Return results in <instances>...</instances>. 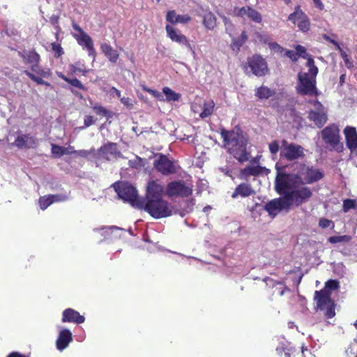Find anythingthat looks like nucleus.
I'll list each match as a JSON object with an SVG mask.
<instances>
[{"label": "nucleus", "instance_id": "09e8293b", "mask_svg": "<svg viewBox=\"0 0 357 357\" xmlns=\"http://www.w3.org/2000/svg\"><path fill=\"white\" fill-rule=\"evenodd\" d=\"M96 122V120L93 119V117L91 115H86L84 117V126L81 127V129H84L85 128H88L91 126V125L94 124Z\"/></svg>", "mask_w": 357, "mask_h": 357}, {"label": "nucleus", "instance_id": "a878e982", "mask_svg": "<svg viewBox=\"0 0 357 357\" xmlns=\"http://www.w3.org/2000/svg\"><path fill=\"white\" fill-rule=\"evenodd\" d=\"M308 119L313 121L318 128L323 127L328 121L327 111L310 110L308 112Z\"/></svg>", "mask_w": 357, "mask_h": 357}, {"label": "nucleus", "instance_id": "bb28decb", "mask_svg": "<svg viewBox=\"0 0 357 357\" xmlns=\"http://www.w3.org/2000/svg\"><path fill=\"white\" fill-rule=\"evenodd\" d=\"M202 24L209 31H213L218 25V18L211 10H206L202 15Z\"/></svg>", "mask_w": 357, "mask_h": 357}, {"label": "nucleus", "instance_id": "c9c22d12", "mask_svg": "<svg viewBox=\"0 0 357 357\" xmlns=\"http://www.w3.org/2000/svg\"><path fill=\"white\" fill-rule=\"evenodd\" d=\"M351 239V237L349 235H342V236H330L328 238V241L331 243H337L341 242H349Z\"/></svg>", "mask_w": 357, "mask_h": 357}, {"label": "nucleus", "instance_id": "f03ea898", "mask_svg": "<svg viewBox=\"0 0 357 357\" xmlns=\"http://www.w3.org/2000/svg\"><path fill=\"white\" fill-rule=\"evenodd\" d=\"M220 135L223 139L225 148L240 163L250 160V153L247 151L248 139L240 128L236 126L231 130L221 128Z\"/></svg>", "mask_w": 357, "mask_h": 357}, {"label": "nucleus", "instance_id": "bf43d9fd", "mask_svg": "<svg viewBox=\"0 0 357 357\" xmlns=\"http://www.w3.org/2000/svg\"><path fill=\"white\" fill-rule=\"evenodd\" d=\"M296 50L297 51V54H298V56H301L303 54H305L306 52V49L302 46V45H298L296 47Z\"/></svg>", "mask_w": 357, "mask_h": 357}, {"label": "nucleus", "instance_id": "423d86ee", "mask_svg": "<svg viewBox=\"0 0 357 357\" xmlns=\"http://www.w3.org/2000/svg\"><path fill=\"white\" fill-rule=\"evenodd\" d=\"M113 187L120 199L139 209L142 198L138 196L137 189L127 182H116Z\"/></svg>", "mask_w": 357, "mask_h": 357}, {"label": "nucleus", "instance_id": "2eb2a0df", "mask_svg": "<svg viewBox=\"0 0 357 357\" xmlns=\"http://www.w3.org/2000/svg\"><path fill=\"white\" fill-rule=\"evenodd\" d=\"M281 144L280 154L281 158H284L287 161H292L304 155L303 148L301 145L289 143L286 139L282 140Z\"/></svg>", "mask_w": 357, "mask_h": 357}, {"label": "nucleus", "instance_id": "20e7f679", "mask_svg": "<svg viewBox=\"0 0 357 357\" xmlns=\"http://www.w3.org/2000/svg\"><path fill=\"white\" fill-rule=\"evenodd\" d=\"M307 66L309 67L308 73H300L298 75V84L297 92L302 96L319 95L316 86V76L318 73V68L314 65V59L309 57L307 61Z\"/></svg>", "mask_w": 357, "mask_h": 357}, {"label": "nucleus", "instance_id": "4d7b16f0", "mask_svg": "<svg viewBox=\"0 0 357 357\" xmlns=\"http://www.w3.org/2000/svg\"><path fill=\"white\" fill-rule=\"evenodd\" d=\"M63 155L75 154L76 150L72 146L68 147H63Z\"/></svg>", "mask_w": 357, "mask_h": 357}, {"label": "nucleus", "instance_id": "69168bd1", "mask_svg": "<svg viewBox=\"0 0 357 357\" xmlns=\"http://www.w3.org/2000/svg\"><path fill=\"white\" fill-rule=\"evenodd\" d=\"M346 74L343 73L340 77V84L342 86L345 82Z\"/></svg>", "mask_w": 357, "mask_h": 357}, {"label": "nucleus", "instance_id": "c85d7f7f", "mask_svg": "<svg viewBox=\"0 0 357 357\" xmlns=\"http://www.w3.org/2000/svg\"><path fill=\"white\" fill-rule=\"evenodd\" d=\"M275 94L274 90L271 89L266 86H261L255 89V96L259 100H267Z\"/></svg>", "mask_w": 357, "mask_h": 357}, {"label": "nucleus", "instance_id": "5fc2aeb1", "mask_svg": "<svg viewBox=\"0 0 357 357\" xmlns=\"http://www.w3.org/2000/svg\"><path fill=\"white\" fill-rule=\"evenodd\" d=\"M333 222L326 218H321L319 221V226L323 229H326L330 226Z\"/></svg>", "mask_w": 357, "mask_h": 357}, {"label": "nucleus", "instance_id": "9d476101", "mask_svg": "<svg viewBox=\"0 0 357 357\" xmlns=\"http://www.w3.org/2000/svg\"><path fill=\"white\" fill-rule=\"evenodd\" d=\"M321 133L325 144L329 145L337 152L343 151L344 146L340 142V129L336 124L328 125L321 130Z\"/></svg>", "mask_w": 357, "mask_h": 357}, {"label": "nucleus", "instance_id": "603ef678", "mask_svg": "<svg viewBox=\"0 0 357 357\" xmlns=\"http://www.w3.org/2000/svg\"><path fill=\"white\" fill-rule=\"evenodd\" d=\"M250 8V6H243L238 9V12L236 13V16L243 17L244 16H248L249 10Z\"/></svg>", "mask_w": 357, "mask_h": 357}, {"label": "nucleus", "instance_id": "0e129e2a", "mask_svg": "<svg viewBox=\"0 0 357 357\" xmlns=\"http://www.w3.org/2000/svg\"><path fill=\"white\" fill-rule=\"evenodd\" d=\"M259 39L261 42H263L264 43H268V38L266 36H262V35H260L259 36Z\"/></svg>", "mask_w": 357, "mask_h": 357}, {"label": "nucleus", "instance_id": "7c9ffc66", "mask_svg": "<svg viewBox=\"0 0 357 357\" xmlns=\"http://www.w3.org/2000/svg\"><path fill=\"white\" fill-rule=\"evenodd\" d=\"M93 111L96 114L106 117L107 119L112 118L114 116V113L112 111L108 110L99 103H96L92 107Z\"/></svg>", "mask_w": 357, "mask_h": 357}, {"label": "nucleus", "instance_id": "5701e85b", "mask_svg": "<svg viewBox=\"0 0 357 357\" xmlns=\"http://www.w3.org/2000/svg\"><path fill=\"white\" fill-rule=\"evenodd\" d=\"M61 321L63 323L68 322L80 324L84 322L85 318L74 309L67 308L62 312Z\"/></svg>", "mask_w": 357, "mask_h": 357}, {"label": "nucleus", "instance_id": "8fccbe9b", "mask_svg": "<svg viewBox=\"0 0 357 357\" xmlns=\"http://www.w3.org/2000/svg\"><path fill=\"white\" fill-rule=\"evenodd\" d=\"M308 102L314 106V107L315 108L314 111H321L326 109L324 106L317 99L309 100Z\"/></svg>", "mask_w": 357, "mask_h": 357}, {"label": "nucleus", "instance_id": "9b49d317", "mask_svg": "<svg viewBox=\"0 0 357 357\" xmlns=\"http://www.w3.org/2000/svg\"><path fill=\"white\" fill-rule=\"evenodd\" d=\"M155 169L162 176H168L178 173L180 166L176 162L170 160L166 155L160 153L153 162Z\"/></svg>", "mask_w": 357, "mask_h": 357}, {"label": "nucleus", "instance_id": "052dcab7", "mask_svg": "<svg viewBox=\"0 0 357 357\" xmlns=\"http://www.w3.org/2000/svg\"><path fill=\"white\" fill-rule=\"evenodd\" d=\"M7 357H29V356H26L17 351H13L10 353Z\"/></svg>", "mask_w": 357, "mask_h": 357}, {"label": "nucleus", "instance_id": "0eeeda50", "mask_svg": "<svg viewBox=\"0 0 357 357\" xmlns=\"http://www.w3.org/2000/svg\"><path fill=\"white\" fill-rule=\"evenodd\" d=\"M193 193V185L183 180H173L165 187V195L170 199L188 198Z\"/></svg>", "mask_w": 357, "mask_h": 357}, {"label": "nucleus", "instance_id": "37998d69", "mask_svg": "<svg viewBox=\"0 0 357 357\" xmlns=\"http://www.w3.org/2000/svg\"><path fill=\"white\" fill-rule=\"evenodd\" d=\"M75 154L82 158H86L91 154H93L94 155V154H96V149L94 148H92L90 150H76Z\"/></svg>", "mask_w": 357, "mask_h": 357}, {"label": "nucleus", "instance_id": "6e6d98bb", "mask_svg": "<svg viewBox=\"0 0 357 357\" xmlns=\"http://www.w3.org/2000/svg\"><path fill=\"white\" fill-rule=\"evenodd\" d=\"M238 39H240L238 47H241L248 40V36L245 31H242Z\"/></svg>", "mask_w": 357, "mask_h": 357}, {"label": "nucleus", "instance_id": "4468645a", "mask_svg": "<svg viewBox=\"0 0 357 357\" xmlns=\"http://www.w3.org/2000/svg\"><path fill=\"white\" fill-rule=\"evenodd\" d=\"M94 157L110 161L112 159L117 160L123 157V154L119 149L117 143L107 142L102 144L94 154Z\"/></svg>", "mask_w": 357, "mask_h": 357}, {"label": "nucleus", "instance_id": "6ab92c4d", "mask_svg": "<svg viewBox=\"0 0 357 357\" xmlns=\"http://www.w3.org/2000/svg\"><path fill=\"white\" fill-rule=\"evenodd\" d=\"M269 169L265 167L260 165L250 166L247 165L245 168L241 169L238 175V178L241 180H248L250 176H258L263 174H268Z\"/></svg>", "mask_w": 357, "mask_h": 357}, {"label": "nucleus", "instance_id": "f704fd0d", "mask_svg": "<svg viewBox=\"0 0 357 357\" xmlns=\"http://www.w3.org/2000/svg\"><path fill=\"white\" fill-rule=\"evenodd\" d=\"M40 208L45 210L48 206L53 204L50 195L42 196L38 199Z\"/></svg>", "mask_w": 357, "mask_h": 357}, {"label": "nucleus", "instance_id": "338daca9", "mask_svg": "<svg viewBox=\"0 0 357 357\" xmlns=\"http://www.w3.org/2000/svg\"><path fill=\"white\" fill-rule=\"evenodd\" d=\"M74 73H76V72H80L82 73L84 75H85L88 72H89V70H82L81 68H75L74 70Z\"/></svg>", "mask_w": 357, "mask_h": 357}, {"label": "nucleus", "instance_id": "dca6fc26", "mask_svg": "<svg viewBox=\"0 0 357 357\" xmlns=\"http://www.w3.org/2000/svg\"><path fill=\"white\" fill-rule=\"evenodd\" d=\"M72 26L75 31L79 32V33H73V35L77 43L82 46L83 49H86L88 50L89 56H95L96 50L93 47L92 38L88 33L84 31V30L77 24L73 22Z\"/></svg>", "mask_w": 357, "mask_h": 357}, {"label": "nucleus", "instance_id": "cd10ccee", "mask_svg": "<svg viewBox=\"0 0 357 357\" xmlns=\"http://www.w3.org/2000/svg\"><path fill=\"white\" fill-rule=\"evenodd\" d=\"M100 50L104 55L112 63H116L119 59V54L118 52L113 49V47L106 43L100 45Z\"/></svg>", "mask_w": 357, "mask_h": 357}, {"label": "nucleus", "instance_id": "3c124183", "mask_svg": "<svg viewBox=\"0 0 357 357\" xmlns=\"http://www.w3.org/2000/svg\"><path fill=\"white\" fill-rule=\"evenodd\" d=\"M269 151L272 154H276L280 149L279 144L276 140L273 141L268 145Z\"/></svg>", "mask_w": 357, "mask_h": 357}, {"label": "nucleus", "instance_id": "774afa93", "mask_svg": "<svg viewBox=\"0 0 357 357\" xmlns=\"http://www.w3.org/2000/svg\"><path fill=\"white\" fill-rule=\"evenodd\" d=\"M323 38H324L326 40H327V41L330 42L331 43V40H334L333 39H331V38L328 35H326V34H324V35H323Z\"/></svg>", "mask_w": 357, "mask_h": 357}, {"label": "nucleus", "instance_id": "864d4df0", "mask_svg": "<svg viewBox=\"0 0 357 357\" xmlns=\"http://www.w3.org/2000/svg\"><path fill=\"white\" fill-rule=\"evenodd\" d=\"M285 55L289 57L292 61H296L298 59V54L294 50H284Z\"/></svg>", "mask_w": 357, "mask_h": 357}, {"label": "nucleus", "instance_id": "4c0bfd02", "mask_svg": "<svg viewBox=\"0 0 357 357\" xmlns=\"http://www.w3.org/2000/svg\"><path fill=\"white\" fill-rule=\"evenodd\" d=\"M51 46L55 58L58 59L64 54L63 49L61 44L54 42L51 44Z\"/></svg>", "mask_w": 357, "mask_h": 357}, {"label": "nucleus", "instance_id": "f3484780", "mask_svg": "<svg viewBox=\"0 0 357 357\" xmlns=\"http://www.w3.org/2000/svg\"><path fill=\"white\" fill-rule=\"evenodd\" d=\"M288 20L297 25L298 29L303 32H307L310 29V20L300 6H297L294 11L288 16Z\"/></svg>", "mask_w": 357, "mask_h": 357}, {"label": "nucleus", "instance_id": "2f4dec72", "mask_svg": "<svg viewBox=\"0 0 357 357\" xmlns=\"http://www.w3.org/2000/svg\"><path fill=\"white\" fill-rule=\"evenodd\" d=\"M331 43L333 44L337 50L339 51L342 59H343L345 65L348 68H351L353 67V63L351 61L349 56L347 54L345 51H344L342 47L340 46L339 43L336 40H331Z\"/></svg>", "mask_w": 357, "mask_h": 357}, {"label": "nucleus", "instance_id": "72a5a7b5", "mask_svg": "<svg viewBox=\"0 0 357 357\" xmlns=\"http://www.w3.org/2000/svg\"><path fill=\"white\" fill-rule=\"evenodd\" d=\"M162 92L165 95L167 101H178L181 98V94L176 93L167 86L162 89Z\"/></svg>", "mask_w": 357, "mask_h": 357}, {"label": "nucleus", "instance_id": "58836bf2", "mask_svg": "<svg viewBox=\"0 0 357 357\" xmlns=\"http://www.w3.org/2000/svg\"><path fill=\"white\" fill-rule=\"evenodd\" d=\"M356 208V200L351 199H346L343 201L342 211L344 213H347L350 209Z\"/></svg>", "mask_w": 357, "mask_h": 357}, {"label": "nucleus", "instance_id": "6e6552de", "mask_svg": "<svg viewBox=\"0 0 357 357\" xmlns=\"http://www.w3.org/2000/svg\"><path fill=\"white\" fill-rule=\"evenodd\" d=\"M314 300L316 302L315 309L324 310H326L325 317L327 319H332L335 315V304L331 298V292L328 289H322L319 291H315Z\"/></svg>", "mask_w": 357, "mask_h": 357}, {"label": "nucleus", "instance_id": "412c9836", "mask_svg": "<svg viewBox=\"0 0 357 357\" xmlns=\"http://www.w3.org/2000/svg\"><path fill=\"white\" fill-rule=\"evenodd\" d=\"M165 30L167 36L172 40V41L185 45L187 47H190V44L188 38L184 34L181 33L179 30H176L169 24L166 25Z\"/></svg>", "mask_w": 357, "mask_h": 357}, {"label": "nucleus", "instance_id": "e433bc0d", "mask_svg": "<svg viewBox=\"0 0 357 357\" xmlns=\"http://www.w3.org/2000/svg\"><path fill=\"white\" fill-rule=\"evenodd\" d=\"M248 17L253 22L260 23L262 20L261 15L255 9L250 7Z\"/></svg>", "mask_w": 357, "mask_h": 357}, {"label": "nucleus", "instance_id": "c756f323", "mask_svg": "<svg viewBox=\"0 0 357 357\" xmlns=\"http://www.w3.org/2000/svg\"><path fill=\"white\" fill-rule=\"evenodd\" d=\"M214 107L215 102L213 100H209L208 101L204 102L202 107V111L199 114V116L202 119H205L210 116L214 111Z\"/></svg>", "mask_w": 357, "mask_h": 357}, {"label": "nucleus", "instance_id": "de8ad7c7", "mask_svg": "<svg viewBox=\"0 0 357 357\" xmlns=\"http://www.w3.org/2000/svg\"><path fill=\"white\" fill-rule=\"evenodd\" d=\"M191 20H192V17L189 15L185 14V15H178L176 21H177V24L181 23V24H188Z\"/></svg>", "mask_w": 357, "mask_h": 357}, {"label": "nucleus", "instance_id": "7ed1b4c3", "mask_svg": "<svg viewBox=\"0 0 357 357\" xmlns=\"http://www.w3.org/2000/svg\"><path fill=\"white\" fill-rule=\"evenodd\" d=\"M18 55L22 59L24 63L30 65V69L32 72H35L36 75L33 73L24 70L23 73L27 75L31 80L38 84L45 85L47 86H50V84L45 80L43 77L47 78L51 76V71L50 69H43L39 67L40 61V56L36 51L35 49H31L29 51L18 52Z\"/></svg>", "mask_w": 357, "mask_h": 357}, {"label": "nucleus", "instance_id": "4be33fe9", "mask_svg": "<svg viewBox=\"0 0 357 357\" xmlns=\"http://www.w3.org/2000/svg\"><path fill=\"white\" fill-rule=\"evenodd\" d=\"M255 195V190L249 183H241L234 189L231 197L233 199L238 197L245 198Z\"/></svg>", "mask_w": 357, "mask_h": 357}, {"label": "nucleus", "instance_id": "f8f14e48", "mask_svg": "<svg viewBox=\"0 0 357 357\" xmlns=\"http://www.w3.org/2000/svg\"><path fill=\"white\" fill-rule=\"evenodd\" d=\"M297 180L299 185L312 184L324 178V173L318 169L301 164L297 174Z\"/></svg>", "mask_w": 357, "mask_h": 357}, {"label": "nucleus", "instance_id": "a18cd8bd", "mask_svg": "<svg viewBox=\"0 0 357 357\" xmlns=\"http://www.w3.org/2000/svg\"><path fill=\"white\" fill-rule=\"evenodd\" d=\"M268 47L271 50L279 54H282L284 52V49L276 42L268 43Z\"/></svg>", "mask_w": 357, "mask_h": 357}, {"label": "nucleus", "instance_id": "1a4fd4ad", "mask_svg": "<svg viewBox=\"0 0 357 357\" xmlns=\"http://www.w3.org/2000/svg\"><path fill=\"white\" fill-rule=\"evenodd\" d=\"M243 68L245 70L250 69L252 74L259 77L266 76L270 71L267 61L259 54H254L248 56Z\"/></svg>", "mask_w": 357, "mask_h": 357}, {"label": "nucleus", "instance_id": "49530a36", "mask_svg": "<svg viewBox=\"0 0 357 357\" xmlns=\"http://www.w3.org/2000/svg\"><path fill=\"white\" fill-rule=\"evenodd\" d=\"M53 203L63 202L68 199V196L63 194L50 195Z\"/></svg>", "mask_w": 357, "mask_h": 357}, {"label": "nucleus", "instance_id": "b1692460", "mask_svg": "<svg viewBox=\"0 0 357 357\" xmlns=\"http://www.w3.org/2000/svg\"><path fill=\"white\" fill-rule=\"evenodd\" d=\"M344 134L347 148L351 151H355L357 149V131L356 128L347 126L344 129Z\"/></svg>", "mask_w": 357, "mask_h": 357}, {"label": "nucleus", "instance_id": "f257e3e1", "mask_svg": "<svg viewBox=\"0 0 357 357\" xmlns=\"http://www.w3.org/2000/svg\"><path fill=\"white\" fill-rule=\"evenodd\" d=\"M164 188L160 183L155 180L149 181L139 209H144L155 219L172 215V206L162 198Z\"/></svg>", "mask_w": 357, "mask_h": 357}, {"label": "nucleus", "instance_id": "a211bd4d", "mask_svg": "<svg viewBox=\"0 0 357 357\" xmlns=\"http://www.w3.org/2000/svg\"><path fill=\"white\" fill-rule=\"evenodd\" d=\"M289 203L283 197L271 199L264 206V210L272 216H275L282 210L289 211Z\"/></svg>", "mask_w": 357, "mask_h": 357}, {"label": "nucleus", "instance_id": "ddd939ff", "mask_svg": "<svg viewBox=\"0 0 357 357\" xmlns=\"http://www.w3.org/2000/svg\"><path fill=\"white\" fill-rule=\"evenodd\" d=\"M312 197V192L309 187L303 186L294 188L286 195V199L289 203V208L292 205L299 206L307 202Z\"/></svg>", "mask_w": 357, "mask_h": 357}, {"label": "nucleus", "instance_id": "39448f33", "mask_svg": "<svg viewBox=\"0 0 357 357\" xmlns=\"http://www.w3.org/2000/svg\"><path fill=\"white\" fill-rule=\"evenodd\" d=\"M284 167L277 168V174L275 178L274 188L278 194L286 198V195L294 188H297L298 181L295 174L283 172Z\"/></svg>", "mask_w": 357, "mask_h": 357}, {"label": "nucleus", "instance_id": "e2e57ef3", "mask_svg": "<svg viewBox=\"0 0 357 357\" xmlns=\"http://www.w3.org/2000/svg\"><path fill=\"white\" fill-rule=\"evenodd\" d=\"M130 98H125V97H123V98H121V102H122L124 105H126V106H127V107H131V106L132 105L130 102Z\"/></svg>", "mask_w": 357, "mask_h": 357}, {"label": "nucleus", "instance_id": "79ce46f5", "mask_svg": "<svg viewBox=\"0 0 357 357\" xmlns=\"http://www.w3.org/2000/svg\"><path fill=\"white\" fill-rule=\"evenodd\" d=\"M51 151L56 158H60L63 155V146L59 145L52 144Z\"/></svg>", "mask_w": 357, "mask_h": 357}, {"label": "nucleus", "instance_id": "ea45409f", "mask_svg": "<svg viewBox=\"0 0 357 357\" xmlns=\"http://www.w3.org/2000/svg\"><path fill=\"white\" fill-rule=\"evenodd\" d=\"M129 166L135 169H140L144 166L143 160L139 156H136L135 159L128 161Z\"/></svg>", "mask_w": 357, "mask_h": 357}, {"label": "nucleus", "instance_id": "a19ab883", "mask_svg": "<svg viewBox=\"0 0 357 357\" xmlns=\"http://www.w3.org/2000/svg\"><path fill=\"white\" fill-rule=\"evenodd\" d=\"M339 287V282L335 280H328L325 283V286L323 289H328L329 291L331 290H335Z\"/></svg>", "mask_w": 357, "mask_h": 357}, {"label": "nucleus", "instance_id": "aec40b11", "mask_svg": "<svg viewBox=\"0 0 357 357\" xmlns=\"http://www.w3.org/2000/svg\"><path fill=\"white\" fill-rule=\"evenodd\" d=\"M13 144L20 149H35L37 146L38 140L30 134H22L16 137Z\"/></svg>", "mask_w": 357, "mask_h": 357}, {"label": "nucleus", "instance_id": "13d9d810", "mask_svg": "<svg viewBox=\"0 0 357 357\" xmlns=\"http://www.w3.org/2000/svg\"><path fill=\"white\" fill-rule=\"evenodd\" d=\"M146 91L153 95L155 98H157L159 100H162V96L160 92L150 89H147Z\"/></svg>", "mask_w": 357, "mask_h": 357}, {"label": "nucleus", "instance_id": "680f3d73", "mask_svg": "<svg viewBox=\"0 0 357 357\" xmlns=\"http://www.w3.org/2000/svg\"><path fill=\"white\" fill-rule=\"evenodd\" d=\"M313 2L317 8H318L320 10H324V6L321 0H313Z\"/></svg>", "mask_w": 357, "mask_h": 357}, {"label": "nucleus", "instance_id": "473e14b6", "mask_svg": "<svg viewBox=\"0 0 357 357\" xmlns=\"http://www.w3.org/2000/svg\"><path fill=\"white\" fill-rule=\"evenodd\" d=\"M59 77L75 88L83 91L87 90L86 87L77 78L70 79L62 73L59 74Z\"/></svg>", "mask_w": 357, "mask_h": 357}, {"label": "nucleus", "instance_id": "c03bdc74", "mask_svg": "<svg viewBox=\"0 0 357 357\" xmlns=\"http://www.w3.org/2000/svg\"><path fill=\"white\" fill-rule=\"evenodd\" d=\"M178 15L176 13L175 10H170V11H168L167 13V15H166V20L167 21H168L169 22L172 23V24H177V17H178Z\"/></svg>", "mask_w": 357, "mask_h": 357}, {"label": "nucleus", "instance_id": "393cba45", "mask_svg": "<svg viewBox=\"0 0 357 357\" xmlns=\"http://www.w3.org/2000/svg\"><path fill=\"white\" fill-rule=\"evenodd\" d=\"M73 341V334L69 329L63 328L59 334L56 340V348L59 351H63Z\"/></svg>", "mask_w": 357, "mask_h": 357}]
</instances>
